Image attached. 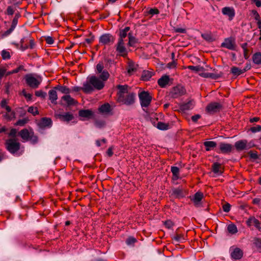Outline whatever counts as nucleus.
<instances>
[{
	"instance_id": "nucleus-47",
	"label": "nucleus",
	"mask_w": 261,
	"mask_h": 261,
	"mask_svg": "<svg viewBox=\"0 0 261 261\" xmlns=\"http://www.w3.org/2000/svg\"><path fill=\"white\" fill-rule=\"evenodd\" d=\"M253 244L257 248L261 249V239L255 238L253 240Z\"/></svg>"
},
{
	"instance_id": "nucleus-60",
	"label": "nucleus",
	"mask_w": 261,
	"mask_h": 261,
	"mask_svg": "<svg viewBox=\"0 0 261 261\" xmlns=\"http://www.w3.org/2000/svg\"><path fill=\"white\" fill-rule=\"evenodd\" d=\"M165 226L168 228H171L174 225L173 222L170 220H167L164 222Z\"/></svg>"
},
{
	"instance_id": "nucleus-48",
	"label": "nucleus",
	"mask_w": 261,
	"mask_h": 261,
	"mask_svg": "<svg viewBox=\"0 0 261 261\" xmlns=\"http://www.w3.org/2000/svg\"><path fill=\"white\" fill-rule=\"evenodd\" d=\"M248 154L249 155L250 158L251 159L256 160L258 158V156L257 155V151H250L248 153Z\"/></svg>"
},
{
	"instance_id": "nucleus-40",
	"label": "nucleus",
	"mask_w": 261,
	"mask_h": 261,
	"mask_svg": "<svg viewBox=\"0 0 261 261\" xmlns=\"http://www.w3.org/2000/svg\"><path fill=\"white\" fill-rule=\"evenodd\" d=\"M55 89L58 90L62 93L68 94L70 92V90L66 86L58 85L55 87Z\"/></svg>"
},
{
	"instance_id": "nucleus-21",
	"label": "nucleus",
	"mask_w": 261,
	"mask_h": 261,
	"mask_svg": "<svg viewBox=\"0 0 261 261\" xmlns=\"http://www.w3.org/2000/svg\"><path fill=\"white\" fill-rule=\"evenodd\" d=\"M212 170L214 173L219 175L222 174L224 172L223 168L221 165L218 162L213 163L212 166Z\"/></svg>"
},
{
	"instance_id": "nucleus-3",
	"label": "nucleus",
	"mask_w": 261,
	"mask_h": 261,
	"mask_svg": "<svg viewBox=\"0 0 261 261\" xmlns=\"http://www.w3.org/2000/svg\"><path fill=\"white\" fill-rule=\"evenodd\" d=\"M139 98L142 107H148L151 101L152 96L148 91H143L139 93Z\"/></svg>"
},
{
	"instance_id": "nucleus-54",
	"label": "nucleus",
	"mask_w": 261,
	"mask_h": 261,
	"mask_svg": "<svg viewBox=\"0 0 261 261\" xmlns=\"http://www.w3.org/2000/svg\"><path fill=\"white\" fill-rule=\"evenodd\" d=\"M136 242L137 240L133 237H128L126 240V243L128 245L133 244Z\"/></svg>"
},
{
	"instance_id": "nucleus-33",
	"label": "nucleus",
	"mask_w": 261,
	"mask_h": 261,
	"mask_svg": "<svg viewBox=\"0 0 261 261\" xmlns=\"http://www.w3.org/2000/svg\"><path fill=\"white\" fill-rule=\"evenodd\" d=\"M206 151H210L217 146V143L214 141H205L203 143Z\"/></svg>"
},
{
	"instance_id": "nucleus-51",
	"label": "nucleus",
	"mask_w": 261,
	"mask_h": 261,
	"mask_svg": "<svg viewBox=\"0 0 261 261\" xmlns=\"http://www.w3.org/2000/svg\"><path fill=\"white\" fill-rule=\"evenodd\" d=\"M187 68L189 69H191L192 70H194V71H195L196 72H198V71H201V70H203V67H200L199 66H188L187 67Z\"/></svg>"
},
{
	"instance_id": "nucleus-49",
	"label": "nucleus",
	"mask_w": 261,
	"mask_h": 261,
	"mask_svg": "<svg viewBox=\"0 0 261 261\" xmlns=\"http://www.w3.org/2000/svg\"><path fill=\"white\" fill-rule=\"evenodd\" d=\"M35 95L37 97H40L42 98H45L46 96V93L42 90H39L35 92Z\"/></svg>"
},
{
	"instance_id": "nucleus-44",
	"label": "nucleus",
	"mask_w": 261,
	"mask_h": 261,
	"mask_svg": "<svg viewBox=\"0 0 261 261\" xmlns=\"http://www.w3.org/2000/svg\"><path fill=\"white\" fill-rule=\"evenodd\" d=\"M29 121V119L27 118L18 120L15 124V125L23 126Z\"/></svg>"
},
{
	"instance_id": "nucleus-27",
	"label": "nucleus",
	"mask_w": 261,
	"mask_h": 261,
	"mask_svg": "<svg viewBox=\"0 0 261 261\" xmlns=\"http://www.w3.org/2000/svg\"><path fill=\"white\" fill-rule=\"evenodd\" d=\"M49 99L53 103L57 104V99H58V95L56 89L50 90L48 92Z\"/></svg>"
},
{
	"instance_id": "nucleus-37",
	"label": "nucleus",
	"mask_w": 261,
	"mask_h": 261,
	"mask_svg": "<svg viewBox=\"0 0 261 261\" xmlns=\"http://www.w3.org/2000/svg\"><path fill=\"white\" fill-rule=\"evenodd\" d=\"M128 37L129 39L128 45L134 46L138 42V40L133 36L132 32H128Z\"/></svg>"
},
{
	"instance_id": "nucleus-5",
	"label": "nucleus",
	"mask_w": 261,
	"mask_h": 261,
	"mask_svg": "<svg viewBox=\"0 0 261 261\" xmlns=\"http://www.w3.org/2000/svg\"><path fill=\"white\" fill-rule=\"evenodd\" d=\"M186 93L185 88L181 85L174 87L170 91V95L174 98H178Z\"/></svg>"
},
{
	"instance_id": "nucleus-34",
	"label": "nucleus",
	"mask_w": 261,
	"mask_h": 261,
	"mask_svg": "<svg viewBox=\"0 0 261 261\" xmlns=\"http://www.w3.org/2000/svg\"><path fill=\"white\" fill-rule=\"evenodd\" d=\"M153 75V73L148 70H144L141 75V79L143 81L149 80L152 76Z\"/></svg>"
},
{
	"instance_id": "nucleus-1",
	"label": "nucleus",
	"mask_w": 261,
	"mask_h": 261,
	"mask_svg": "<svg viewBox=\"0 0 261 261\" xmlns=\"http://www.w3.org/2000/svg\"><path fill=\"white\" fill-rule=\"evenodd\" d=\"M116 88L118 89L117 102L126 106L133 105L135 103L136 94L128 91L130 88L127 85H118L116 86Z\"/></svg>"
},
{
	"instance_id": "nucleus-50",
	"label": "nucleus",
	"mask_w": 261,
	"mask_h": 261,
	"mask_svg": "<svg viewBox=\"0 0 261 261\" xmlns=\"http://www.w3.org/2000/svg\"><path fill=\"white\" fill-rule=\"evenodd\" d=\"M173 239L177 242H180L182 240H185L184 238V236L180 234H176L175 236L173 237Z\"/></svg>"
},
{
	"instance_id": "nucleus-19",
	"label": "nucleus",
	"mask_w": 261,
	"mask_h": 261,
	"mask_svg": "<svg viewBox=\"0 0 261 261\" xmlns=\"http://www.w3.org/2000/svg\"><path fill=\"white\" fill-rule=\"evenodd\" d=\"M246 223L248 226L254 225V226L256 227V228L259 231L261 230L260 222L255 217H252L249 218L246 221Z\"/></svg>"
},
{
	"instance_id": "nucleus-35",
	"label": "nucleus",
	"mask_w": 261,
	"mask_h": 261,
	"mask_svg": "<svg viewBox=\"0 0 261 261\" xmlns=\"http://www.w3.org/2000/svg\"><path fill=\"white\" fill-rule=\"evenodd\" d=\"M252 61L255 64H261V53L257 52L253 54L252 56Z\"/></svg>"
},
{
	"instance_id": "nucleus-57",
	"label": "nucleus",
	"mask_w": 261,
	"mask_h": 261,
	"mask_svg": "<svg viewBox=\"0 0 261 261\" xmlns=\"http://www.w3.org/2000/svg\"><path fill=\"white\" fill-rule=\"evenodd\" d=\"M250 130L253 133L260 132L261 131V126L258 125L256 126L251 127L250 128Z\"/></svg>"
},
{
	"instance_id": "nucleus-41",
	"label": "nucleus",
	"mask_w": 261,
	"mask_h": 261,
	"mask_svg": "<svg viewBox=\"0 0 261 261\" xmlns=\"http://www.w3.org/2000/svg\"><path fill=\"white\" fill-rule=\"evenodd\" d=\"M100 73L99 78L103 82L106 81L110 76V74L107 70H104Z\"/></svg>"
},
{
	"instance_id": "nucleus-22",
	"label": "nucleus",
	"mask_w": 261,
	"mask_h": 261,
	"mask_svg": "<svg viewBox=\"0 0 261 261\" xmlns=\"http://www.w3.org/2000/svg\"><path fill=\"white\" fill-rule=\"evenodd\" d=\"M243 251L239 248H236L231 253V258L235 260L240 259L243 257Z\"/></svg>"
},
{
	"instance_id": "nucleus-15",
	"label": "nucleus",
	"mask_w": 261,
	"mask_h": 261,
	"mask_svg": "<svg viewBox=\"0 0 261 261\" xmlns=\"http://www.w3.org/2000/svg\"><path fill=\"white\" fill-rule=\"evenodd\" d=\"M116 51L119 53L122 57H126L127 55V51L124 46V41H118L116 45Z\"/></svg>"
},
{
	"instance_id": "nucleus-32",
	"label": "nucleus",
	"mask_w": 261,
	"mask_h": 261,
	"mask_svg": "<svg viewBox=\"0 0 261 261\" xmlns=\"http://www.w3.org/2000/svg\"><path fill=\"white\" fill-rule=\"evenodd\" d=\"M100 112L102 113H108L111 110V106L108 103H106L101 105L98 109Z\"/></svg>"
},
{
	"instance_id": "nucleus-53",
	"label": "nucleus",
	"mask_w": 261,
	"mask_h": 261,
	"mask_svg": "<svg viewBox=\"0 0 261 261\" xmlns=\"http://www.w3.org/2000/svg\"><path fill=\"white\" fill-rule=\"evenodd\" d=\"M104 68L103 64L102 63H99L96 65V71L97 73H100L103 71Z\"/></svg>"
},
{
	"instance_id": "nucleus-64",
	"label": "nucleus",
	"mask_w": 261,
	"mask_h": 261,
	"mask_svg": "<svg viewBox=\"0 0 261 261\" xmlns=\"http://www.w3.org/2000/svg\"><path fill=\"white\" fill-rule=\"evenodd\" d=\"M46 42L48 44H52L54 43V40L53 37L47 36L45 38Z\"/></svg>"
},
{
	"instance_id": "nucleus-14",
	"label": "nucleus",
	"mask_w": 261,
	"mask_h": 261,
	"mask_svg": "<svg viewBox=\"0 0 261 261\" xmlns=\"http://www.w3.org/2000/svg\"><path fill=\"white\" fill-rule=\"evenodd\" d=\"M223 15L227 16L229 20H232L235 16V11L232 7H225L222 9Z\"/></svg>"
},
{
	"instance_id": "nucleus-8",
	"label": "nucleus",
	"mask_w": 261,
	"mask_h": 261,
	"mask_svg": "<svg viewBox=\"0 0 261 261\" xmlns=\"http://www.w3.org/2000/svg\"><path fill=\"white\" fill-rule=\"evenodd\" d=\"M221 47H224L229 50H234L237 47L234 38L229 37L225 38L221 45Z\"/></svg>"
},
{
	"instance_id": "nucleus-45",
	"label": "nucleus",
	"mask_w": 261,
	"mask_h": 261,
	"mask_svg": "<svg viewBox=\"0 0 261 261\" xmlns=\"http://www.w3.org/2000/svg\"><path fill=\"white\" fill-rule=\"evenodd\" d=\"M28 112L32 114L33 116H36V115L39 114V111L36 107L34 108L32 106L28 108Z\"/></svg>"
},
{
	"instance_id": "nucleus-58",
	"label": "nucleus",
	"mask_w": 261,
	"mask_h": 261,
	"mask_svg": "<svg viewBox=\"0 0 261 261\" xmlns=\"http://www.w3.org/2000/svg\"><path fill=\"white\" fill-rule=\"evenodd\" d=\"M160 12L158 9L154 8H151L150 9L148 13L151 15H153L154 14H158Z\"/></svg>"
},
{
	"instance_id": "nucleus-61",
	"label": "nucleus",
	"mask_w": 261,
	"mask_h": 261,
	"mask_svg": "<svg viewBox=\"0 0 261 261\" xmlns=\"http://www.w3.org/2000/svg\"><path fill=\"white\" fill-rule=\"evenodd\" d=\"M24 42V38H22L20 40V49L21 50L23 51L29 48V46L27 45H23V43Z\"/></svg>"
},
{
	"instance_id": "nucleus-20",
	"label": "nucleus",
	"mask_w": 261,
	"mask_h": 261,
	"mask_svg": "<svg viewBox=\"0 0 261 261\" xmlns=\"http://www.w3.org/2000/svg\"><path fill=\"white\" fill-rule=\"evenodd\" d=\"M52 124L51 119L49 118L43 117L41 119L38 125L39 127L43 128L46 127H50Z\"/></svg>"
},
{
	"instance_id": "nucleus-56",
	"label": "nucleus",
	"mask_w": 261,
	"mask_h": 261,
	"mask_svg": "<svg viewBox=\"0 0 261 261\" xmlns=\"http://www.w3.org/2000/svg\"><path fill=\"white\" fill-rule=\"evenodd\" d=\"M230 207L231 205L228 203H226L222 206L223 211L226 213H228L230 211Z\"/></svg>"
},
{
	"instance_id": "nucleus-28",
	"label": "nucleus",
	"mask_w": 261,
	"mask_h": 261,
	"mask_svg": "<svg viewBox=\"0 0 261 261\" xmlns=\"http://www.w3.org/2000/svg\"><path fill=\"white\" fill-rule=\"evenodd\" d=\"M169 81V76L165 75L162 76L160 79L158 80V83L161 87L164 88L168 84Z\"/></svg>"
},
{
	"instance_id": "nucleus-30",
	"label": "nucleus",
	"mask_w": 261,
	"mask_h": 261,
	"mask_svg": "<svg viewBox=\"0 0 261 261\" xmlns=\"http://www.w3.org/2000/svg\"><path fill=\"white\" fill-rule=\"evenodd\" d=\"M62 99L64 100L68 106H73L77 103V101L72 98L69 95H66L62 97Z\"/></svg>"
},
{
	"instance_id": "nucleus-6",
	"label": "nucleus",
	"mask_w": 261,
	"mask_h": 261,
	"mask_svg": "<svg viewBox=\"0 0 261 261\" xmlns=\"http://www.w3.org/2000/svg\"><path fill=\"white\" fill-rule=\"evenodd\" d=\"M54 117L57 119H59L60 121L68 123L74 118L73 115L70 112H66L62 113L61 112H56L54 114Z\"/></svg>"
},
{
	"instance_id": "nucleus-39",
	"label": "nucleus",
	"mask_w": 261,
	"mask_h": 261,
	"mask_svg": "<svg viewBox=\"0 0 261 261\" xmlns=\"http://www.w3.org/2000/svg\"><path fill=\"white\" fill-rule=\"evenodd\" d=\"M201 37L205 40L208 42H212L215 40V39L213 37L212 34L211 32L202 34Z\"/></svg>"
},
{
	"instance_id": "nucleus-42",
	"label": "nucleus",
	"mask_w": 261,
	"mask_h": 261,
	"mask_svg": "<svg viewBox=\"0 0 261 261\" xmlns=\"http://www.w3.org/2000/svg\"><path fill=\"white\" fill-rule=\"evenodd\" d=\"M228 231L231 234H235L238 232L236 225L234 224H230L227 226Z\"/></svg>"
},
{
	"instance_id": "nucleus-31",
	"label": "nucleus",
	"mask_w": 261,
	"mask_h": 261,
	"mask_svg": "<svg viewBox=\"0 0 261 261\" xmlns=\"http://www.w3.org/2000/svg\"><path fill=\"white\" fill-rule=\"evenodd\" d=\"M138 67V65H136L134 62L132 61H129L128 62V66H127V72L131 74L133 72H135L137 70V68Z\"/></svg>"
},
{
	"instance_id": "nucleus-36",
	"label": "nucleus",
	"mask_w": 261,
	"mask_h": 261,
	"mask_svg": "<svg viewBox=\"0 0 261 261\" xmlns=\"http://www.w3.org/2000/svg\"><path fill=\"white\" fill-rule=\"evenodd\" d=\"M171 171L173 174V179L177 180L179 177V169L176 166H172Z\"/></svg>"
},
{
	"instance_id": "nucleus-2",
	"label": "nucleus",
	"mask_w": 261,
	"mask_h": 261,
	"mask_svg": "<svg viewBox=\"0 0 261 261\" xmlns=\"http://www.w3.org/2000/svg\"><path fill=\"white\" fill-rule=\"evenodd\" d=\"M5 145L7 149L10 153L14 154L19 150L20 143L17 142L15 139H10L6 141Z\"/></svg>"
},
{
	"instance_id": "nucleus-9",
	"label": "nucleus",
	"mask_w": 261,
	"mask_h": 261,
	"mask_svg": "<svg viewBox=\"0 0 261 261\" xmlns=\"http://www.w3.org/2000/svg\"><path fill=\"white\" fill-rule=\"evenodd\" d=\"M222 108V106L219 102H211L207 105L205 108L206 111L210 114H214L219 112Z\"/></svg>"
},
{
	"instance_id": "nucleus-4",
	"label": "nucleus",
	"mask_w": 261,
	"mask_h": 261,
	"mask_svg": "<svg viewBox=\"0 0 261 261\" xmlns=\"http://www.w3.org/2000/svg\"><path fill=\"white\" fill-rule=\"evenodd\" d=\"M87 83L93 87V90L94 89L98 90H100L105 86L104 82L99 78L94 75L91 76L89 78V83Z\"/></svg>"
},
{
	"instance_id": "nucleus-46",
	"label": "nucleus",
	"mask_w": 261,
	"mask_h": 261,
	"mask_svg": "<svg viewBox=\"0 0 261 261\" xmlns=\"http://www.w3.org/2000/svg\"><path fill=\"white\" fill-rule=\"evenodd\" d=\"M29 141H31L32 144H35L38 142V137L34 135L33 132H31Z\"/></svg>"
},
{
	"instance_id": "nucleus-23",
	"label": "nucleus",
	"mask_w": 261,
	"mask_h": 261,
	"mask_svg": "<svg viewBox=\"0 0 261 261\" xmlns=\"http://www.w3.org/2000/svg\"><path fill=\"white\" fill-rule=\"evenodd\" d=\"M247 141L246 140H242L237 141L234 146L238 151H242L247 148Z\"/></svg>"
},
{
	"instance_id": "nucleus-11",
	"label": "nucleus",
	"mask_w": 261,
	"mask_h": 261,
	"mask_svg": "<svg viewBox=\"0 0 261 261\" xmlns=\"http://www.w3.org/2000/svg\"><path fill=\"white\" fill-rule=\"evenodd\" d=\"M172 195L174 196L175 198L178 199H180L186 197L188 193L187 190L182 187L173 188L172 190Z\"/></svg>"
},
{
	"instance_id": "nucleus-12",
	"label": "nucleus",
	"mask_w": 261,
	"mask_h": 261,
	"mask_svg": "<svg viewBox=\"0 0 261 261\" xmlns=\"http://www.w3.org/2000/svg\"><path fill=\"white\" fill-rule=\"evenodd\" d=\"M81 90L85 93H90L93 91V88L90 84L86 83L83 84V87H74L72 89V90L74 92H79Z\"/></svg>"
},
{
	"instance_id": "nucleus-16",
	"label": "nucleus",
	"mask_w": 261,
	"mask_h": 261,
	"mask_svg": "<svg viewBox=\"0 0 261 261\" xmlns=\"http://www.w3.org/2000/svg\"><path fill=\"white\" fill-rule=\"evenodd\" d=\"M158 118L156 119H151V122L154 126L156 127L159 129L162 130H165L169 129V125L168 123H166L161 121L158 122Z\"/></svg>"
},
{
	"instance_id": "nucleus-7",
	"label": "nucleus",
	"mask_w": 261,
	"mask_h": 261,
	"mask_svg": "<svg viewBox=\"0 0 261 261\" xmlns=\"http://www.w3.org/2000/svg\"><path fill=\"white\" fill-rule=\"evenodd\" d=\"M24 79L27 84L32 88H37L40 84V82L31 74H26Z\"/></svg>"
},
{
	"instance_id": "nucleus-38",
	"label": "nucleus",
	"mask_w": 261,
	"mask_h": 261,
	"mask_svg": "<svg viewBox=\"0 0 261 261\" xmlns=\"http://www.w3.org/2000/svg\"><path fill=\"white\" fill-rule=\"evenodd\" d=\"M230 72L233 75L236 76H238L244 73L242 69H240L236 66H233L231 68Z\"/></svg>"
},
{
	"instance_id": "nucleus-43",
	"label": "nucleus",
	"mask_w": 261,
	"mask_h": 261,
	"mask_svg": "<svg viewBox=\"0 0 261 261\" xmlns=\"http://www.w3.org/2000/svg\"><path fill=\"white\" fill-rule=\"evenodd\" d=\"M20 15L19 13L15 14V16H14V18L13 19V20L12 22V24L11 25V28H12L14 29L15 28V27L17 24V22H18V19L20 17Z\"/></svg>"
},
{
	"instance_id": "nucleus-24",
	"label": "nucleus",
	"mask_w": 261,
	"mask_h": 261,
	"mask_svg": "<svg viewBox=\"0 0 261 261\" xmlns=\"http://www.w3.org/2000/svg\"><path fill=\"white\" fill-rule=\"evenodd\" d=\"M31 134V132H29L28 129L27 128H24L18 133L19 136H20L22 139L24 141H29Z\"/></svg>"
},
{
	"instance_id": "nucleus-52",
	"label": "nucleus",
	"mask_w": 261,
	"mask_h": 261,
	"mask_svg": "<svg viewBox=\"0 0 261 261\" xmlns=\"http://www.w3.org/2000/svg\"><path fill=\"white\" fill-rule=\"evenodd\" d=\"M2 56L3 59H9L10 58V55L9 51H7L5 50H3L2 51Z\"/></svg>"
},
{
	"instance_id": "nucleus-62",
	"label": "nucleus",
	"mask_w": 261,
	"mask_h": 261,
	"mask_svg": "<svg viewBox=\"0 0 261 261\" xmlns=\"http://www.w3.org/2000/svg\"><path fill=\"white\" fill-rule=\"evenodd\" d=\"M9 136L12 137H16L17 135V130L15 128H12L9 133Z\"/></svg>"
},
{
	"instance_id": "nucleus-55",
	"label": "nucleus",
	"mask_w": 261,
	"mask_h": 261,
	"mask_svg": "<svg viewBox=\"0 0 261 261\" xmlns=\"http://www.w3.org/2000/svg\"><path fill=\"white\" fill-rule=\"evenodd\" d=\"M14 10L12 6H8L6 11L5 12V14L8 15H12L14 14Z\"/></svg>"
},
{
	"instance_id": "nucleus-25",
	"label": "nucleus",
	"mask_w": 261,
	"mask_h": 261,
	"mask_svg": "<svg viewBox=\"0 0 261 261\" xmlns=\"http://www.w3.org/2000/svg\"><path fill=\"white\" fill-rule=\"evenodd\" d=\"M130 27H126L123 29H120L119 31V38L118 41H124V39L128 36V32L130 31Z\"/></svg>"
},
{
	"instance_id": "nucleus-17",
	"label": "nucleus",
	"mask_w": 261,
	"mask_h": 261,
	"mask_svg": "<svg viewBox=\"0 0 261 261\" xmlns=\"http://www.w3.org/2000/svg\"><path fill=\"white\" fill-rule=\"evenodd\" d=\"M203 198V194L202 192H196L191 200L193 202L196 207H199L201 205V201Z\"/></svg>"
},
{
	"instance_id": "nucleus-18",
	"label": "nucleus",
	"mask_w": 261,
	"mask_h": 261,
	"mask_svg": "<svg viewBox=\"0 0 261 261\" xmlns=\"http://www.w3.org/2000/svg\"><path fill=\"white\" fill-rule=\"evenodd\" d=\"M219 148L222 153H228L231 152L233 147L230 144L221 142L219 144Z\"/></svg>"
},
{
	"instance_id": "nucleus-13",
	"label": "nucleus",
	"mask_w": 261,
	"mask_h": 261,
	"mask_svg": "<svg viewBox=\"0 0 261 261\" xmlns=\"http://www.w3.org/2000/svg\"><path fill=\"white\" fill-rule=\"evenodd\" d=\"M214 72L213 73H208V72H204L201 73L200 75L202 77H205V78H211L213 80H217L219 78L221 77L223 73L221 71L218 72V71H215V70H214Z\"/></svg>"
},
{
	"instance_id": "nucleus-26",
	"label": "nucleus",
	"mask_w": 261,
	"mask_h": 261,
	"mask_svg": "<svg viewBox=\"0 0 261 261\" xmlns=\"http://www.w3.org/2000/svg\"><path fill=\"white\" fill-rule=\"evenodd\" d=\"M79 115L82 117L90 118L93 116V113L90 110H81L79 111Z\"/></svg>"
},
{
	"instance_id": "nucleus-63",
	"label": "nucleus",
	"mask_w": 261,
	"mask_h": 261,
	"mask_svg": "<svg viewBox=\"0 0 261 261\" xmlns=\"http://www.w3.org/2000/svg\"><path fill=\"white\" fill-rule=\"evenodd\" d=\"M252 13L253 14V15L254 17V19L256 21H259L260 20V16H259V14L258 13V12L256 10H252Z\"/></svg>"
},
{
	"instance_id": "nucleus-29",
	"label": "nucleus",
	"mask_w": 261,
	"mask_h": 261,
	"mask_svg": "<svg viewBox=\"0 0 261 261\" xmlns=\"http://www.w3.org/2000/svg\"><path fill=\"white\" fill-rule=\"evenodd\" d=\"M194 105V101L191 100L187 103H184L180 105V109L181 110L185 111L193 108Z\"/></svg>"
},
{
	"instance_id": "nucleus-59",
	"label": "nucleus",
	"mask_w": 261,
	"mask_h": 261,
	"mask_svg": "<svg viewBox=\"0 0 261 261\" xmlns=\"http://www.w3.org/2000/svg\"><path fill=\"white\" fill-rule=\"evenodd\" d=\"M95 125L96 127L101 128L105 125V122L103 121L97 120L95 122Z\"/></svg>"
},
{
	"instance_id": "nucleus-10",
	"label": "nucleus",
	"mask_w": 261,
	"mask_h": 261,
	"mask_svg": "<svg viewBox=\"0 0 261 261\" xmlns=\"http://www.w3.org/2000/svg\"><path fill=\"white\" fill-rule=\"evenodd\" d=\"M115 37L110 34H105L99 37V42L102 45H111L115 41Z\"/></svg>"
}]
</instances>
